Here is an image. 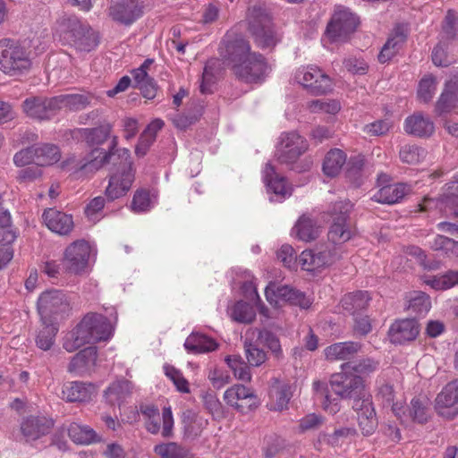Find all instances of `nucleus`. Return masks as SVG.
<instances>
[{
  "label": "nucleus",
  "instance_id": "a211bd4d",
  "mask_svg": "<svg viewBox=\"0 0 458 458\" xmlns=\"http://www.w3.org/2000/svg\"><path fill=\"white\" fill-rule=\"evenodd\" d=\"M307 148L306 140L297 132L292 131L282 134L276 155L280 163L288 165L295 162Z\"/></svg>",
  "mask_w": 458,
  "mask_h": 458
},
{
  "label": "nucleus",
  "instance_id": "13d9d810",
  "mask_svg": "<svg viewBox=\"0 0 458 458\" xmlns=\"http://www.w3.org/2000/svg\"><path fill=\"white\" fill-rule=\"evenodd\" d=\"M437 80L432 75H427L421 79L418 89V98L424 103L429 102L437 89Z\"/></svg>",
  "mask_w": 458,
  "mask_h": 458
},
{
  "label": "nucleus",
  "instance_id": "412c9836",
  "mask_svg": "<svg viewBox=\"0 0 458 458\" xmlns=\"http://www.w3.org/2000/svg\"><path fill=\"white\" fill-rule=\"evenodd\" d=\"M437 413L447 419L458 414V380L448 383L436 398Z\"/></svg>",
  "mask_w": 458,
  "mask_h": 458
},
{
  "label": "nucleus",
  "instance_id": "37998d69",
  "mask_svg": "<svg viewBox=\"0 0 458 458\" xmlns=\"http://www.w3.org/2000/svg\"><path fill=\"white\" fill-rule=\"evenodd\" d=\"M369 301L370 297L368 292L359 291L346 294L342 299V306L345 310L355 313L366 309Z\"/></svg>",
  "mask_w": 458,
  "mask_h": 458
},
{
  "label": "nucleus",
  "instance_id": "2eb2a0df",
  "mask_svg": "<svg viewBox=\"0 0 458 458\" xmlns=\"http://www.w3.org/2000/svg\"><path fill=\"white\" fill-rule=\"evenodd\" d=\"M145 0H113L108 14L116 22L131 25L144 13Z\"/></svg>",
  "mask_w": 458,
  "mask_h": 458
},
{
  "label": "nucleus",
  "instance_id": "72a5a7b5",
  "mask_svg": "<svg viewBox=\"0 0 458 458\" xmlns=\"http://www.w3.org/2000/svg\"><path fill=\"white\" fill-rule=\"evenodd\" d=\"M218 344L213 338L198 332H192L185 340L184 347L188 352L205 353L213 352Z\"/></svg>",
  "mask_w": 458,
  "mask_h": 458
},
{
  "label": "nucleus",
  "instance_id": "58836bf2",
  "mask_svg": "<svg viewBox=\"0 0 458 458\" xmlns=\"http://www.w3.org/2000/svg\"><path fill=\"white\" fill-rule=\"evenodd\" d=\"M346 162V155L338 148L331 149L325 157L323 172L329 177L336 176Z\"/></svg>",
  "mask_w": 458,
  "mask_h": 458
},
{
  "label": "nucleus",
  "instance_id": "0e129e2a",
  "mask_svg": "<svg viewBox=\"0 0 458 458\" xmlns=\"http://www.w3.org/2000/svg\"><path fill=\"white\" fill-rule=\"evenodd\" d=\"M205 408L211 413L215 420H221L225 417V411L221 402L212 393H206L203 395Z\"/></svg>",
  "mask_w": 458,
  "mask_h": 458
},
{
  "label": "nucleus",
  "instance_id": "aec40b11",
  "mask_svg": "<svg viewBox=\"0 0 458 458\" xmlns=\"http://www.w3.org/2000/svg\"><path fill=\"white\" fill-rule=\"evenodd\" d=\"M21 107L28 117L38 121L49 120L57 112L55 97H29L22 102Z\"/></svg>",
  "mask_w": 458,
  "mask_h": 458
},
{
  "label": "nucleus",
  "instance_id": "4be33fe9",
  "mask_svg": "<svg viewBox=\"0 0 458 458\" xmlns=\"http://www.w3.org/2000/svg\"><path fill=\"white\" fill-rule=\"evenodd\" d=\"M263 176L267 191L274 194L270 197L271 201H281L291 196L292 187L287 183L284 177L276 173L275 167L267 163L263 171Z\"/></svg>",
  "mask_w": 458,
  "mask_h": 458
},
{
  "label": "nucleus",
  "instance_id": "ea45409f",
  "mask_svg": "<svg viewBox=\"0 0 458 458\" xmlns=\"http://www.w3.org/2000/svg\"><path fill=\"white\" fill-rule=\"evenodd\" d=\"M424 283L436 291H445L458 285V271L448 270L445 274L425 277Z\"/></svg>",
  "mask_w": 458,
  "mask_h": 458
},
{
  "label": "nucleus",
  "instance_id": "5701e85b",
  "mask_svg": "<svg viewBox=\"0 0 458 458\" xmlns=\"http://www.w3.org/2000/svg\"><path fill=\"white\" fill-rule=\"evenodd\" d=\"M42 217L47 227L59 235L69 234L74 227L73 218L71 215L55 208L45 210Z\"/></svg>",
  "mask_w": 458,
  "mask_h": 458
},
{
  "label": "nucleus",
  "instance_id": "e2e57ef3",
  "mask_svg": "<svg viewBox=\"0 0 458 458\" xmlns=\"http://www.w3.org/2000/svg\"><path fill=\"white\" fill-rule=\"evenodd\" d=\"M244 351L248 363L250 366H260L267 360V354L263 350L247 341L244 342Z\"/></svg>",
  "mask_w": 458,
  "mask_h": 458
},
{
  "label": "nucleus",
  "instance_id": "5fc2aeb1",
  "mask_svg": "<svg viewBox=\"0 0 458 458\" xmlns=\"http://www.w3.org/2000/svg\"><path fill=\"white\" fill-rule=\"evenodd\" d=\"M154 451L161 458H188L187 450L174 442L157 445Z\"/></svg>",
  "mask_w": 458,
  "mask_h": 458
},
{
  "label": "nucleus",
  "instance_id": "f8f14e48",
  "mask_svg": "<svg viewBox=\"0 0 458 458\" xmlns=\"http://www.w3.org/2000/svg\"><path fill=\"white\" fill-rule=\"evenodd\" d=\"M352 204L348 200L335 202L331 209L333 218L328 232V240L335 244H341L352 238V231L347 222Z\"/></svg>",
  "mask_w": 458,
  "mask_h": 458
},
{
  "label": "nucleus",
  "instance_id": "4d7b16f0",
  "mask_svg": "<svg viewBox=\"0 0 458 458\" xmlns=\"http://www.w3.org/2000/svg\"><path fill=\"white\" fill-rule=\"evenodd\" d=\"M155 201L150 198L149 192L145 190H138L133 195L131 209L135 213H142L150 210Z\"/></svg>",
  "mask_w": 458,
  "mask_h": 458
},
{
  "label": "nucleus",
  "instance_id": "dca6fc26",
  "mask_svg": "<svg viewBox=\"0 0 458 458\" xmlns=\"http://www.w3.org/2000/svg\"><path fill=\"white\" fill-rule=\"evenodd\" d=\"M265 296L271 305L277 304V299L289 302L292 305L299 306L301 309H309L312 300L303 293L295 290L288 285L277 286L270 283L265 289Z\"/></svg>",
  "mask_w": 458,
  "mask_h": 458
},
{
  "label": "nucleus",
  "instance_id": "393cba45",
  "mask_svg": "<svg viewBox=\"0 0 458 458\" xmlns=\"http://www.w3.org/2000/svg\"><path fill=\"white\" fill-rule=\"evenodd\" d=\"M406 38V28L400 24L395 26L378 55V61L384 64L391 60L403 47Z\"/></svg>",
  "mask_w": 458,
  "mask_h": 458
},
{
  "label": "nucleus",
  "instance_id": "f03ea898",
  "mask_svg": "<svg viewBox=\"0 0 458 458\" xmlns=\"http://www.w3.org/2000/svg\"><path fill=\"white\" fill-rule=\"evenodd\" d=\"M332 391L344 399H353L352 409L357 413L359 427L364 435H371L377 426L371 396L365 391L362 377L348 370L334 374L330 379Z\"/></svg>",
  "mask_w": 458,
  "mask_h": 458
},
{
  "label": "nucleus",
  "instance_id": "774afa93",
  "mask_svg": "<svg viewBox=\"0 0 458 458\" xmlns=\"http://www.w3.org/2000/svg\"><path fill=\"white\" fill-rule=\"evenodd\" d=\"M393 124L388 119L377 120L363 127V132L369 136H382L389 131Z\"/></svg>",
  "mask_w": 458,
  "mask_h": 458
},
{
  "label": "nucleus",
  "instance_id": "603ef678",
  "mask_svg": "<svg viewBox=\"0 0 458 458\" xmlns=\"http://www.w3.org/2000/svg\"><path fill=\"white\" fill-rule=\"evenodd\" d=\"M458 105V92L454 88L445 84L444 91L437 102L436 109L439 113H446L455 108Z\"/></svg>",
  "mask_w": 458,
  "mask_h": 458
},
{
  "label": "nucleus",
  "instance_id": "8fccbe9b",
  "mask_svg": "<svg viewBox=\"0 0 458 458\" xmlns=\"http://www.w3.org/2000/svg\"><path fill=\"white\" fill-rule=\"evenodd\" d=\"M431 308L430 297L423 292H413L409 296L408 310L411 312L423 316L426 315Z\"/></svg>",
  "mask_w": 458,
  "mask_h": 458
},
{
  "label": "nucleus",
  "instance_id": "3c124183",
  "mask_svg": "<svg viewBox=\"0 0 458 458\" xmlns=\"http://www.w3.org/2000/svg\"><path fill=\"white\" fill-rule=\"evenodd\" d=\"M112 126L109 123L96 128L83 129V136L89 145H101L109 137Z\"/></svg>",
  "mask_w": 458,
  "mask_h": 458
},
{
  "label": "nucleus",
  "instance_id": "7c9ffc66",
  "mask_svg": "<svg viewBox=\"0 0 458 458\" xmlns=\"http://www.w3.org/2000/svg\"><path fill=\"white\" fill-rule=\"evenodd\" d=\"M411 191V187L406 183L383 185L371 198L382 204H394Z\"/></svg>",
  "mask_w": 458,
  "mask_h": 458
},
{
  "label": "nucleus",
  "instance_id": "6ab92c4d",
  "mask_svg": "<svg viewBox=\"0 0 458 458\" xmlns=\"http://www.w3.org/2000/svg\"><path fill=\"white\" fill-rule=\"evenodd\" d=\"M340 259L336 248L322 250H305L298 257V263L303 270L315 272L334 264Z\"/></svg>",
  "mask_w": 458,
  "mask_h": 458
},
{
  "label": "nucleus",
  "instance_id": "9d476101",
  "mask_svg": "<svg viewBox=\"0 0 458 458\" xmlns=\"http://www.w3.org/2000/svg\"><path fill=\"white\" fill-rule=\"evenodd\" d=\"M430 406V399L426 394H419L414 396L406 407L394 404L393 412L403 424H425L431 418Z\"/></svg>",
  "mask_w": 458,
  "mask_h": 458
},
{
  "label": "nucleus",
  "instance_id": "473e14b6",
  "mask_svg": "<svg viewBox=\"0 0 458 458\" xmlns=\"http://www.w3.org/2000/svg\"><path fill=\"white\" fill-rule=\"evenodd\" d=\"M53 423L45 417H29L21 425V430L27 440H35L46 435Z\"/></svg>",
  "mask_w": 458,
  "mask_h": 458
},
{
  "label": "nucleus",
  "instance_id": "bb28decb",
  "mask_svg": "<svg viewBox=\"0 0 458 458\" xmlns=\"http://www.w3.org/2000/svg\"><path fill=\"white\" fill-rule=\"evenodd\" d=\"M419 335V324L413 318L395 321L389 329V337L394 344L414 340Z\"/></svg>",
  "mask_w": 458,
  "mask_h": 458
},
{
  "label": "nucleus",
  "instance_id": "b1692460",
  "mask_svg": "<svg viewBox=\"0 0 458 458\" xmlns=\"http://www.w3.org/2000/svg\"><path fill=\"white\" fill-rule=\"evenodd\" d=\"M98 352L95 347H87L75 354L68 366V371L77 376H83L90 373L95 366Z\"/></svg>",
  "mask_w": 458,
  "mask_h": 458
},
{
  "label": "nucleus",
  "instance_id": "052dcab7",
  "mask_svg": "<svg viewBox=\"0 0 458 458\" xmlns=\"http://www.w3.org/2000/svg\"><path fill=\"white\" fill-rule=\"evenodd\" d=\"M457 15L454 11L448 10L442 26L440 37L442 41L454 39L457 31Z\"/></svg>",
  "mask_w": 458,
  "mask_h": 458
},
{
  "label": "nucleus",
  "instance_id": "69168bd1",
  "mask_svg": "<svg viewBox=\"0 0 458 458\" xmlns=\"http://www.w3.org/2000/svg\"><path fill=\"white\" fill-rule=\"evenodd\" d=\"M308 106L313 113L324 112L330 114L338 113L341 108L339 102L335 100L325 101L321 99L310 101Z\"/></svg>",
  "mask_w": 458,
  "mask_h": 458
},
{
  "label": "nucleus",
  "instance_id": "4468645a",
  "mask_svg": "<svg viewBox=\"0 0 458 458\" xmlns=\"http://www.w3.org/2000/svg\"><path fill=\"white\" fill-rule=\"evenodd\" d=\"M90 254V246L84 240L68 245L64 252L63 264L65 271L81 275L86 272Z\"/></svg>",
  "mask_w": 458,
  "mask_h": 458
},
{
  "label": "nucleus",
  "instance_id": "f704fd0d",
  "mask_svg": "<svg viewBox=\"0 0 458 458\" xmlns=\"http://www.w3.org/2000/svg\"><path fill=\"white\" fill-rule=\"evenodd\" d=\"M55 98L57 111L62 108H67L71 111H79L86 108L93 99V97L89 93L62 94Z\"/></svg>",
  "mask_w": 458,
  "mask_h": 458
},
{
  "label": "nucleus",
  "instance_id": "39448f33",
  "mask_svg": "<svg viewBox=\"0 0 458 458\" xmlns=\"http://www.w3.org/2000/svg\"><path fill=\"white\" fill-rule=\"evenodd\" d=\"M31 53L11 38L0 39V71L9 77L27 75L32 68Z\"/></svg>",
  "mask_w": 458,
  "mask_h": 458
},
{
  "label": "nucleus",
  "instance_id": "49530a36",
  "mask_svg": "<svg viewBox=\"0 0 458 458\" xmlns=\"http://www.w3.org/2000/svg\"><path fill=\"white\" fill-rule=\"evenodd\" d=\"M379 362L372 358H362L354 362H345L342 364L343 370H352L360 377L369 376L375 372L378 368Z\"/></svg>",
  "mask_w": 458,
  "mask_h": 458
},
{
  "label": "nucleus",
  "instance_id": "f3484780",
  "mask_svg": "<svg viewBox=\"0 0 458 458\" xmlns=\"http://www.w3.org/2000/svg\"><path fill=\"white\" fill-rule=\"evenodd\" d=\"M224 400L236 411L246 413L259 406V399L254 391L241 384H235L225 390Z\"/></svg>",
  "mask_w": 458,
  "mask_h": 458
},
{
  "label": "nucleus",
  "instance_id": "c756f323",
  "mask_svg": "<svg viewBox=\"0 0 458 458\" xmlns=\"http://www.w3.org/2000/svg\"><path fill=\"white\" fill-rule=\"evenodd\" d=\"M96 393V387L93 384L81 381L69 382L63 386V399L70 403L88 402Z\"/></svg>",
  "mask_w": 458,
  "mask_h": 458
},
{
  "label": "nucleus",
  "instance_id": "de8ad7c7",
  "mask_svg": "<svg viewBox=\"0 0 458 458\" xmlns=\"http://www.w3.org/2000/svg\"><path fill=\"white\" fill-rule=\"evenodd\" d=\"M313 390L316 397L320 401L323 409L330 413L335 414L339 411L340 405L336 399L331 400L329 394L327 393V386L324 382L314 381Z\"/></svg>",
  "mask_w": 458,
  "mask_h": 458
},
{
  "label": "nucleus",
  "instance_id": "a18cd8bd",
  "mask_svg": "<svg viewBox=\"0 0 458 458\" xmlns=\"http://www.w3.org/2000/svg\"><path fill=\"white\" fill-rule=\"evenodd\" d=\"M17 238V232L12 225L10 212L0 203V243L12 244Z\"/></svg>",
  "mask_w": 458,
  "mask_h": 458
},
{
  "label": "nucleus",
  "instance_id": "864d4df0",
  "mask_svg": "<svg viewBox=\"0 0 458 458\" xmlns=\"http://www.w3.org/2000/svg\"><path fill=\"white\" fill-rule=\"evenodd\" d=\"M256 317L254 308L247 302H236L231 310V318L240 323H251Z\"/></svg>",
  "mask_w": 458,
  "mask_h": 458
},
{
  "label": "nucleus",
  "instance_id": "0eeeda50",
  "mask_svg": "<svg viewBox=\"0 0 458 458\" xmlns=\"http://www.w3.org/2000/svg\"><path fill=\"white\" fill-rule=\"evenodd\" d=\"M358 23V18L349 9L343 6L337 7L325 30L322 38L323 44L326 46L327 43L346 41L356 30Z\"/></svg>",
  "mask_w": 458,
  "mask_h": 458
},
{
  "label": "nucleus",
  "instance_id": "09e8293b",
  "mask_svg": "<svg viewBox=\"0 0 458 458\" xmlns=\"http://www.w3.org/2000/svg\"><path fill=\"white\" fill-rule=\"evenodd\" d=\"M225 361L233 370L237 379L244 382H250L251 380L250 367L240 355H228L225 357Z\"/></svg>",
  "mask_w": 458,
  "mask_h": 458
},
{
  "label": "nucleus",
  "instance_id": "6e6d98bb",
  "mask_svg": "<svg viewBox=\"0 0 458 458\" xmlns=\"http://www.w3.org/2000/svg\"><path fill=\"white\" fill-rule=\"evenodd\" d=\"M427 151L416 145H404L400 150V158L409 165H417L426 157Z\"/></svg>",
  "mask_w": 458,
  "mask_h": 458
},
{
  "label": "nucleus",
  "instance_id": "680f3d73",
  "mask_svg": "<svg viewBox=\"0 0 458 458\" xmlns=\"http://www.w3.org/2000/svg\"><path fill=\"white\" fill-rule=\"evenodd\" d=\"M447 41H442L434 47L432 51V62L437 66L446 67L455 62V60L449 56L446 53Z\"/></svg>",
  "mask_w": 458,
  "mask_h": 458
},
{
  "label": "nucleus",
  "instance_id": "20e7f679",
  "mask_svg": "<svg viewBox=\"0 0 458 458\" xmlns=\"http://www.w3.org/2000/svg\"><path fill=\"white\" fill-rule=\"evenodd\" d=\"M56 34L64 44L70 45L80 52H89L98 44L96 32L75 16H64L59 19Z\"/></svg>",
  "mask_w": 458,
  "mask_h": 458
},
{
  "label": "nucleus",
  "instance_id": "1a4fd4ad",
  "mask_svg": "<svg viewBox=\"0 0 458 458\" xmlns=\"http://www.w3.org/2000/svg\"><path fill=\"white\" fill-rule=\"evenodd\" d=\"M38 310L42 323L55 322L70 310V303L63 292L46 291L38 298Z\"/></svg>",
  "mask_w": 458,
  "mask_h": 458
},
{
  "label": "nucleus",
  "instance_id": "7ed1b4c3",
  "mask_svg": "<svg viewBox=\"0 0 458 458\" xmlns=\"http://www.w3.org/2000/svg\"><path fill=\"white\" fill-rule=\"evenodd\" d=\"M113 334V326L103 315L87 314L64 339L63 347L73 352L88 344L108 340Z\"/></svg>",
  "mask_w": 458,
  "mask_h": 458
},
{
  "label": "nucleus",
  "instance_id": "79ce46f5",
  "mask_svg": "<svg viewBox=\"0 0 458 458\" xmlns=\"http://www.w3.org/2000/svg\"><path fill=\"white\" fill-rule=\"evenodd\" d=\"M68 436L76 444L89 445L97 437L96 432L87 425L72 422L68 427Z\"/></svg>",
  "mask_w": 458,
  "mask_h": 458
},
{
  "label": "nucleus",
  "instance_id": "338daca9",
  "mask_svg": "<svg viewBox=\"0 0 458 458\" xmlns=\"http://www.w3.org/2000/svg\"><path fill=\"white\" fill-rule=\"evenodd\" d=\"M164 369L166 377L173 381L178 391L182 393L190 392L188 381L184 378L182 374L178 369H176L174 367L168 365L165 366Z\"/></svg>",
  "mask_w": 458,
  "mask_h": 458
},
{
  "label": "nucleus",
  "instance_id": "a878e982",
  "mask_svg": "<svg viewBox=\"0 0 458 458\" xmlns=\"http://www.w3.org/2000/svg\"><path fill=\"white\" fill-rule=\"evenodd\" d=\"M404 131L410 135L428 138L434 133L435 124L429 116L414 113L405 119Z\"/></svg>",
  "mask_w": 458,
  "mask_h": 458
},
{
  "label": "nucleus",
  "instance_id": "f257e3e1",
  "mask_svg": "<svg viewBox=\"0 0 458 458\" xmlns=\"http://www.w3.org/2000/svg\"><path fill=\"white\" fill-rule=\"evenodd\" d=\"M220 55L233 74L247 83H257L264 80L270 71L266 58L251 50L246 38L226 35L220 44Z\"/></svg>",
  "mask_w": 458,
  "mask_h": 458
},
{
  "label": "nucleus",
  "instance_id": "bf43d9fd",
  "mask_svg": "<svg viewBox=\"0 0 458 458\" xmlns=\"http://www.w3.org/2000/svg\"><path fill=\"white\" fill-rule=\"evenodd\" d=\"M430 247L435 250H443L448 255L458 256V242L444 235H437L430 242Z\"/></svg>",
  "mask_w": 458,
  "mask_h": 458
},
{
  "label": "nucleus",
  "instance_id": "c85d7f7f",
  "mask_svg": "<svg viewBox=\"0 0 458 458\" xmlns=\"http://www.w3.org/2000/svg\"><path fill=\"white\" fill-rule=\"evenodd\" d=\"M292 396L291 386L275 378L270 386L267 406L273 411H283L287 408Z\"/></svg>",
  "mask_w": 458,
  "mask_h": 458
},
{
  "label": "nucleus",
  "instance_id": "6e6552de",
  "mask_svg": "<svg viewBox=\"0 0 458 458\" xmlns=\"http://www.w3.org/2000/svg\"><path fill=\"white\" fill-rule=\"evenodd\" d=\"M119 152L123 160L117 172L110 176L108 186L106 189V195L111 200L125 195L135 178L133 164L130 159V151L127 148H122Z\"/></svg>",
  "mask_w": 458,
  "mask_h": 458
},
{
  "label": "nucleus",
  "instance_id": "2f4dec72",
  "mask_svg": "<svg viewBox=\"0 0 458 458\" xmlns=\"http://www.w3.org/2000/svg\"><path fill=\"white\" fill-rule=\"evenodd\" d=\"M361 344L358 342H340L327 346L324 355L327 360H347L353 358L360 350Z\"/></svg>",
  "mask_w": 458,
  "mask_h": 458
},
{
  "label": "nucleus",
  "instance_id": "c9c22d12",
  "mask_svg": "<svg viewBox=\"0 0 458 458\" xmlns=\"http://www.w3.org/2000/svg\"><path fill=\"white\" fill-rule=\"evenodd\" d=\"M131 394V385L127 380H117L112 383L105 391L104 397L111 405L120 406Z\"/></svg>",
  "mask_w": 458,
  "mask_h": 458
},
{
  "label": "nucleus",
  "instance_id": "e433bc0d",
  "mask_svg": "<svg viewBox=\"0 0 458 458\" xmlns=\"http://www.w3.org/2000/svg\"><path fill=\"white\" fill-rule=\"evenodd\" d=\"M293 235L303 242H310L318 236V227L309 216H302L292 230Z\"/></svg>",
  "mask_w": 458,
  "mask_h": 458
},
{
  "label": "nucleus",
  "instance_id": "c03bdc74",
  "mask_svg": "<svg viewBox=\"0 0 458 458\" xmlns=\"http://www.w3.org/2000/svg\"><path fill=\"white\" fill-rule=\"evenodd\" d=\"M57 332L58 327L55 322L42 323V327L36 337L37 346L43 351L50 350L55 343Z\"/></svg>",
  "mask_w": 458,
  "mask_h": 458
},
{
  "label": "nucleus",
  "instance_id": "9b49d317",
  "mask_svg": "<svg viewBox=\"0 0 458 458\" xmlns=\"http://www.w3.org/2000/svg\"><path fill=\"white\" fill-rule=\"evenodd\" d=\"M114 156L112 150L106 152L102 148H96L85 157L72 155L62 163L64 168H68L74 174H93L109 162Z\"/></svg>",
  "mask_w": 458,
  "mask_h": 458
},
{
  "label": "nucleus",
  "instance_id": "ddd939ff",
  "mask_svg": "<svg viewBox=\"0 0 458 458\" xmlns=\"http://www.w3.org/2000/svg\"><path fill=\"white\" fill-rule=\"evenodd\" d=\"M294 79L314 95L327 94L332 89L330 77L316 65L299 68L294 74Z\"/></svg>",
  "mask_w": 458,
  "mask_h": 458
},
{
  "label": "nucleus",
  "instance_id": "a19ab883",
  "mask_svg": "<svg viewBox=\"0 0 458 458\" xmlns=\"http://www.w3.org/2000/svg\"><path fill=\"white\" fill-rule=\"evenodd\" d=\"M182 422L186 436L192 438L199 436L208 424L207 419L193 412L192 411H187L184 412Z\"/></svg>",
  "mask_w": 458,
  "mask_h": 458
},
{
  "label": "nucleus",
  "instance_id": "cd10ccee",
  "mask_svg": "<svg viewBox=\"0 0 458 458\" xmlns=\"http://www.w3.org/2000/svg\"><path fill=\"white\" fill-rule=\"evenodd\" d=\"M174 417L171 407H164L162 415L159 412L155 419H148L145 422L146 429L154 435L161 432L163 437H172L174 436Z\"/></svg>",
  "mask_w": 458,
  "mask_h": 458
},
{
  "label": "nucleus",
  "instance_id": "4c0bfd02",
  "mask_svg": "<svg viewBox=\"0 0 458 458\" xmlns=\"http://www.w3.org/2000/svg\"><path fill=\"white\" fill-rule=\"evenodd\" d=\"M61 150L58 146L51 143L36 145V165L44 166L57 163L61 158Z\"/></svg>",
  "mask_w": 458,
  "mask_h": 458
},
{
  "label": "nucleus",
  "instance_id": "423d86ee",
  "mask_svg": "<svg viewBox=\"0 0 458 458\" xmlns=\"http://www.w3.org/2000/svg\"><path fill=\"white\" fill-rule=\"evenodd\" d=\"M247 20L249 30L259 47L266 49L273 47L279 41L266 8L253 5L248 10Z\"/></svg>",
  "mask_w": 458,
  "mask_h": 458
}]
</instances>
